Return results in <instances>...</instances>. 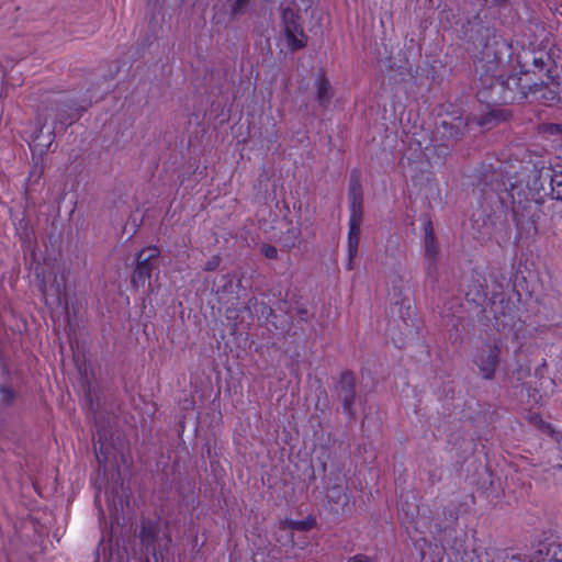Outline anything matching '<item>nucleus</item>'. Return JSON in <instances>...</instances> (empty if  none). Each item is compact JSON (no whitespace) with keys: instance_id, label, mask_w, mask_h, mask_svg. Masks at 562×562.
<instances>
[{"instance_id":"nucleus-1","label":"nucleus","mask_w":562,"mask_h":562,"mask_svg":"<svg viewBox=\"0 0 562 562\" xmlns=\"http://www.w3.org/2000/svg\"><path fill=\"white\" fill-rule=\"evenodd\" d=\"M350 196V220L348 232V268L352 269V261L358 252V245L360 240V227L362 224V195L361 189L358 184H352L349 192Z\"/></svg>"},{"instance_id":"nucleus-2","label":"nucleus","mask_w":562,"mask_h":562,"mask_svg":"<svg viewBox=\"0 0 562 562\" xmlns=\"http://www.w3.org/2000/svg\"><path fill=\"white\" fill-rule=\"evenodd\" d=\"M158 256L159 249L156 246L146 247L138 252L136 268L132 276V283L136 289H144L149 284L151 273L150 261Z\"/></svg>"},{"instance_id":"nucleus-3","label":"nucleus","mask_w":562,"mask_h":562,"mask_svg":"<svg viewBox=\"0 0 562 562\" xmlns=\"http://www.w3.org/2000/svg\"><path fill=\"white\" fill-rule=\"evenodd\" d=\"M283 31L288 45L292 49L302 48L306 44V36L297 22L296 14L291 9L282 12Z\"/></svg>"},{"instance_id":"nucleus-4","label":"nucleus","mask_w":562,"mask_h":562,"mask_svg":"<svg viewBox=\"0 0 562 562\" xmlns=\"http://www.w3.org/2000/svg\"><path fill=\"white\" fill-rule=\"evenodd\" d=\"M499 347L497 345L484 346L475 358L480 373L485 379H492L498 364Z\"/></svg>"},{"instance_id":"nucleus-5","label":"nucleus","mask_w":562,"mask_h":562,"mask_svg":"<svg viewBox=\"0 0 562 562\" xmlns=\"http://www.w3.org/2000/svg\"><path fill=\"white\" fill-rule=\"evenodd\" d=\"M506 348L512 349L514 353L521 350L526 338V326L522 322H515L510 328L504 333Z\"/></svg>"},{"instance_id":"nucleus-6","label":"nucleus","mask_w":562,"mask_h":562,"mask_svg":"<svg viewBox=\"0 0 562 562\" xmlns=\"http://www.w3.org/2000/svg\"><path fill=\"white\" fill-rule=\"evenodd\" d=\"M316 98L319 104L325 105L331 99L330 83L325 76H318L316 79Z\"/></svg>"},{"instance_id":"nucleus-7","label":"nucleus","mask_w":562,"mask_h":562,"mask_svg":"<svg viewBox=\"0 0 562 562\" xmlns=\"http://www.w3.org/2000/svg\"><path fill=\"white\" fill-rule=\"evenodd\" d=\"M425 252L430 259L435 258L437 254V245L431 232V224L428 223L425 227Z\"/></svg>"},{"instance_id":"nucleus-8","label":"nucleus","mask_w":562,"mask_h":562,"mask_svg":"<svg viewBox=\"0 0 562 562\" xmlns=\"http://www.w3.org/2000/svg\"><path fill=\"white\" fill-rule=\"evenodd\" d=\"M540 128L548 138L552 139V142L562 143V124H543Z\"/></svg>"},{"instance_id":"nucleus-9","label":"nucleus","mask_w":562,"mask_h":562,"mask_svg":"<svg viewBox=\"0 0 562 562\" xmlns=\"http://www.w3.org/2000/svg\"><path fill=\"white\" fill-rule=\"evenodd\" d=\"M528 419L532 425H535L539 429L547 431L550 435H553L554 431L552 430L551 426L548 423H546L538 414L529 415Z\"/></svg>"},{"instance_id":"nucleus-10","label":"nucleus","mask_w":562,"mask_h":562,"mask_svg":"<svg viewBox=\"0 0 562 562\" xmlns=\"http://www.w3.org/2000/svg\"><path fill=\"white\" fill-rule=\"evenodd\" d=\"M290 527L296 530H307L315 525L314 518H307L305 520H293L289 522Z\"/></svg>"},{"instance_id":"nucleus-11","label":"nucleus","mask_w":562,"mask_h":562,"mask_svg":"<svg viewBox=\"0 0 562 562\" xmlns=\"http://www.w3.org/2000/svg\"><path fill=\"white\" fill-rule=\"evenodd\" d=\"M552 86L554 87V89H553V88H550V89L548 90V94H547V92H544V93L542 94V98H543L546 101H558V102H561V101H562V95H560V91H557V90H555V87H559V86H560V83H559V82H558V83L552 82Z\"/></svg>"},{"instance_id":"nucleus-12","label":"nucleus","mask_w":562,"mask_h":562,"mask_svg":"<svg viewBox=\"0 0 562 562\" xmlns=\"http://www.w3.org/2000/svg\"><path fill=\"white\" fill-rule=\"evenodd\" d=\"M260 251L262 255H265L269 259H273L278 255L277 248L271 245H262Z\"/></svg>"},{"instance_id":"nucleus-13","label":"nucleus","mask_w":562,"mask_h":562,"mask_svg":"<svg viewBox=\"0 0 562 562\" xmlns=\"http://www.w3.org/2000/svg\"><path fill=\"white\" fill-rule=\"evenodd\" d=\"M153 529H154L153 525H150L148 527L147 526L143 527L142 541L144 543H149V536H150Z\"/></svg>"},{"instance_id":"nucleus-14","label":"nucleus","mask_w":562,"mask_h":562,"mask_svg":"<svg viewBox=\"0 0 562 562\" xmlns=\"http://www.w3.org/2000/svg\"><path fill=\"white\" fill-rule=\"evenodd\" d=\"M348 562H370V560L364 555H356L351 558Z\"/></svg>"},{"instance_id":"nucleus-15","label":"nucleus","mask_w":562,"mask_h":562,"mask_svg":"<svg viewBox=\"0 0 562 562\" xmlns=\"http://www.w3.org/2000/svg\"><path fill=\"white\" fill-rule=\"evenodd\" d=\"M247 1L248 0H236L235 5H234V11L235 12L239 11L247 3Z\"/></svg>"},{"instance_id":"nucleus-16","label":"nucleus","mask_w":562,"mask_h":562,"mask_svg":"<svg viewBox=\"0 0 562 562\" xmlns=\"http://www.w3.org/2000/svg\"><path fill=\"white\" fill-rule=\"evenodd\" d=\"M0 392H1L3 398H9L12 396L11 391L7 390L4 386L0 387Z\"/></svg>"},{"instance_id":"nucleus-17","label":"nucleus","mask_w":562,"mask_h":562,"mask_svg":"<svg viewBox=\"0 0 562 562\" xmlns=\"http://www.w3.org/2000/svg\"><path fill=\"white\" fill-rule=\"evenodd\" d=\"M344 407H345V411L349 414L350 413V404H349V400L347 397L344 400Z\"/></svg>"},{"instance_id":"nucleus-18","label":"nucleus","mask_w":562,"mask_h":562,"mask_svg":"<svg viewBox=\"0 0 562 562\" xmlns=\"http://www.w3.org/2000/svg\"><path fill=\"white\" fill-rule=\"evenodd\" d=\"M216 265H217V262L210 263L206 269H213Z\"/></svg>"},{"instance_id":"nucleus-19","label":"nucleus","mask_w":562,"mask_h":562,"mask_svg":"<svg viewBox=\"0 0 562 562\" xmlns=\"http://www.w3.org/2000/svg\"><path fill=\"white\" fill-rule=\"evenodd\" d=\"M552 182H557L559 186L562 184V181H558V179H552Z\"/></svg>"}]
</instances>
